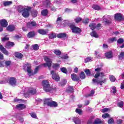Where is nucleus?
Here are the masks:
<instances>
[{
    "label": "nucleus",
    "mask_w": 124,
    "mask_h": 124,
    "mask_svg": "<svg viewBox=\"0 0 124 124\" xmlns=\"http://www.w3.org/2000/svg\"><path fill=\"white\" fill-rule=\"evenodd\" d=\"M27 36L28 38H33L35 36V31H31L28 33Z\"/></svg>",
    "instance_id": "obj_17"
},
{
    "label": "nucleus",
    "mask_w": 124,
    "mask_h": 124,
    "mask_svg": "<svg viewBox=\"0 0 124 124\" xmlns=\"http://www.w3.org/2000/svg\"><path fill=\"white\" fill-rule=\"evenodd\" d=\"M106 58L107 59H112L113 58V52L109 51L105 53Z\"/></svg>",
    "instance_id": "obj_20"
},
{
    "label": "nucleus",
    "mask_w": 124,
    "mask_h": 124,
    "mask_svg": "<svg viewBox=\"0 0 124 124\" xmlns=\"http://www.w3.org/2000/svg\"><path fill=\"white\" fill-rule=\"evenodd\" d=\"M67 36V35H66L65 33H60L57 34V37H58V38H65Z\"/></svg>",
    "instance_id": "obj_23"
},
{
    "label": "nucleus",
    "mask_w": 124,
    "mask_h": 124,
    "mask_svg": "<svg viewBox=\"0 0 124 124\" xmlns=\"http://www.w3.org/2000/svg\"><path fill=\"white\" fill-rule=\"evenodd\" d=\"M30 115L32 118H33L34 119H36L37 116L36 114H35V113L32 112L30 113Z\"/></svg>",
    "instance_id": "obj_56"
},
{
    "label": "nucleus",
    "mask_w": 124,
    "mask_h": 124,
    "mask_svg": "<svg viewBox=\"0 0 124 124\" xmlns=\"http://www.w3.org/2000/svg\"><path fill=\"white\" fill-rule=\"evenodd\" d=\"M16 27L14 25H10L6 28V30L10 32H12V31H14L16 29Z\"/></svg>",
    "instance_id": "obj_16"
},
{
    "label": "nucleus",
    "mask_w": 124,
    "mask_h": 124,
    "mask_svg": "<svg viewBox=\"0 0 124 124\" xmlns=\"http://www.w3.org/2000/svg\"><path fill=\"white\" fill-rule=\"evenodd\" d=\"M89 27H90V29L92 30V31H93V30L96 28V24L91 23L89 25Z\"/></svg>",
    "instance_id": "obj_31"
},
{
    "label": "nucleus",
    "mask_w": 124,
    "mask_h": 124,
    "mask_svg": "<svg viewBox=\"0 0 124 124\" xmlns=\"http://www.w3.org/2000/svg\"><path fill=\"white\" fill-rule=\"evenodd\" d=\"M62 21V17H60L57 18L56 22L57 23H61Z\"/></svg>",
    "instance_id": "obj_62"
},
{
    "label": "nucleus",
    "mask_w": 124,
    "mask_h": 124,
    "mask_svg": "<svg viewBox=\"0 0 124 124\" xmlns=\"http://www.w3.org/2000/svg\"><path fill=\"white\" fill-rule=\"evenodd\" d=\"M50 74L52 75V79H53V80H55L56 82H59V81H60V76L56 73V71L54 70L51 71Z\"/></svg>",
    "instance_id": "obj_6"
},
{
    "label": "nucleus",
    "mask_w": 124,
    "mask_h": 124,
    "mask_svg": "<svg viewBox=\"0 0 124 124\" xmlns=\"http://www.w3.org/2000/svg\"><path fill=\"white\" fill-rule=\"evenodd\" d=\"M90 35L93 37H95V38H98V34L96 33V31H93L90 33Z\"/></svg>",
    "instance_id": "obj_26"
},
{
    "label": "nucleus",
    "mask_w": 124,
    "mask_h": 124,
    "mask_svg": "<svg viewBox=\"0 0 124 124\" xmlns=\"http://www.w3.org/2000/svg\"><path fill=\"white\" fill-rule=\"evenodd\" d=\"M123 42H124V40L123 38H119L117 40V43H118L119 44H122Z\"/></svg>",
    "instance_id": "obj_57"
},
{
    "label": "nucleus",
    "mask_w": 124,
    "mask_h": 124,
    "mask_svg": "<svg viewBox=\"0 0 124 124\" xmlns=\"http://www.w3.org/2000/svg\"><path fill=\"white\" fill-rule=\"evenodd\" d=\"M61 71H62V72L64 73L65 74H66V73H67V69H66L65 67L61 68Z\"/></svg>",
    "instance_id": "obj_49"
},
{
    "label": "nucleus",
    "mask_w": 124,
    "mask_h": 124,
    "mask_svg": "<svg viewBox=\"0 0 124 124\" xmlns=\"http://www.w3.org/2000/svg\"><path fill=\"white\" fill-rule=\"evenodd\" d=\"M109 78L110 81H111L112 82H115V81H116V78L113 75L110 76Z\"/></svg>",
    "instance_id": "obj_44"
},
{
    "label": "nucleus",
    "mask_w": 124,
    "mask_h": 124,
    "mask_svg": "<svg viewBox=\"0 0 124 124\" xmlns=\"http://www.w3.org/2000/svg\"><path fill=\"white\" fill-rule=\"evenodd\" d=\"M51 101H52V98H46L44 100V105H47V106H49L50 104L51 103Z\"/></svg>",
    "instance_id": "obj_18"
},
{
    "label": "nucleus",
    "mask_w": 124,
    "mask_h": 124,
    "mask_svg": "<svg viewBox=\"0 0 124 124\" xmlns=\"http://www.w3.org/2000/svg\"><path fill=\"white\" fill-rule=\"evenodd\" d=\"M84 72L86 74L87 76H91L92 75V72L89 69H86L84 70Z\"/></svg>",
    "instance_id": "obj_37"
},
{
    "label": "nucleus",
    "mask_w": 124,
    "mask_h": 124,
    "mask_svg": "<svg viewBox=\"0 0 124 124\" xmlns=\"http://www.w3.org/2000/svg\"><path fill=\"white\" fill-rule=\"evenodd\" d=\"M118 59L120 61H122L124 59V52L122 51L118 56Z\"/></svg>",
    "instance_id": "obj_33"
},
{
    "label": "nucleus",
    "mask_w": 124,
    "mask_h": 124,
    "mask_svg": "<svg viewBox=\"0 0 124 124\" xmlns=\"http://www.w3.org/2000/svg\"><path fill=\"white\" fill-rule=\"evenodd\" d=\"M70 29L72 30V31L74 33H80V32H82V30L80 28L77 27L73 24L70 25Z\"/></svg>",
    "instance_id": "obj_4"
},
{
    "label": "nucleus",
    "mask_w": 124,
    "mask_h": 124,
    "mask_svg": "<svg viewBox=\"0 0 124 124\" xmlns=\"http://www.w3.org/2000/svg\"><path fill=\"white\" fill-rule=\"evenodd\" d=\"M0 67H4V61H0Z\"/></svg>",
    "instance_id": "obj_61"
},
{
    "label": "nucleus",
    "mask_w": 124,
    "mask_h": 124,
    "mask_svg": "<svg viewBox=\"0 0 124 124\" xmlns=\"http://www.w3.org/2000/svg\"><path fill=\"white\" fill-rule=\"evenodd\" d=\"M45 3L46 7L47 8H50V7H52V4H51V1H50V0H46Z\"/></svg>",
    "instance_id": "obj_27"
},
{
    "label": "nucleus",
    "mask_w": 124,
    "mask_h": 124,
    "mask_svg": "<svg viewBox=\"0 0 124 124\" xmlns=\"http://www.w3.org/2000/svg\"><path fill=\"white\" fill-rule=\"evenodd\" d=\"M17 10L19 13H22V15L24 18H29L31 11V7L27 6L25 8L23 6H19L17 7Z\"/></svg>",
    "instance_id": "obj_2"
},
{
    "label": "nucleus",
    "mask_w": 124,
    "mask_h": 124,
    "mask_svg": "<svg viewBox=\"0 0 124 124\" xmlns=\"http://www.w3.org/2000/svg\"><path fill=\"white\" fill-rule=\"evenodd\" d=\"M37 26V23L35 21H32L29 22L27 23L26 27L28 29H32V28H35Z\"/></svg>",
    "instance_id": "obj_9"
},
{
    "label": "nucleus",
    "mask_w": 124,
    "mask_h": 124,
    "mask_svg": "<svg viewBox=\"0 0 124 124\" xmlns=\"http://www.w3.org/2000/svg\"><path fill=\"white\" fill-rule=\"evenodd\" d=\"M12 1H4L3 2V4L4 6H8L9 5H11L12 4Z\"/></svg>",
    "instance_id": "obj_30"
},
{
    "label": "nucleus",
    "mask_w": 124,
    "mask_h": 124,
    "mask_svg": "<svg viewBox=\"0 0 124 124\" xmlns=\"http://www.w3.org/2000/svg\"><path fill=\"white\" fill-rule=\"evenodd\" d=\"M8 40H9V37H4L1 39V41L2 42H4L5 41H8Z\"/></svg>",
    "instance_id": "obj_60"
},
{
    "label": "nucleus",
    "mask_w": 124,
    "mask_h": 124,
    "mask_svg": "<svg viewBox=\"0 0 124 124\" xmlns=\"http://www.w3.org/2000/svg\"><path fill=\"white\" fill-rule=\"evenodd\" d=\"M74 21L75 23H77V24H78V23H80L81 21H82V18L81 17H77L74 19Z\"/></svg>",
    "instance_id": "obj_45"
},
{
    "label": "nucleus",
    "mask_w": 124,
    "mask_h": 124,
    "mask_svg": "<svg viewBox=\"0 0 124 124\" xmlns=\"http://www.w3.org/2000/svg\"><path fill=\"white\" fill-rule=\"evenodd\" d=\"M82 23H84V25H88V24L90 23V19L86 18L85 19H82Z\"/></svg>",
    "instance_id": "obj_41"
},
{
    "label": "nucleus",
    "mask_w": 124,
    "mask_h": 124,
    "mask_svg": "<svg viewBox=\"0 0 124 124\" xmlns=\"http://www.w3.org/2000/svg\"><path fill=\"white\" fill-rule=\"evenodd\" d=\"M117 106L120 108H123L124 107V102L121 101L119 102L117 104Z\"/></svg>",
    "instance_id": "obj_52"
},
{
    "label": "nucleus",
    "mask_w": 124,
    "mask_h": 124,
    "mask_svg": "<svg viewBox=\"0 0 124 124\" xmlns=\"http://www.w3.org/2000/svg\"><path fill=\"white\" fill-rule=\"evenodd\" d=\"M16 108H19L20 110H23L24 109H26L27 108V107L26 105L23 104H19L16 106Z\"/></svg>",
    "instance_id": "obj_21"
},
{
    "label": "nucleus",
    "mask_w": 124,
    "mask_h": 124,
    "mask_svg": "<svg viewBox=\"0 0 124 124\" xmlns=\"http://www.w3.org/2000/svg\"><path fill=\"white\" fill-rule=\"evenodd\" d=\"M102 124V121H101V120L98 118L96 119L93 123V124Z\"/></svg>",
    "instance_id": "obj_38"
},
{
    "label": "nucleus",
    "mask_w": 124,
    "mask_h": 124,
    "mask_svg": "<svg viewBox=\"0 0 124 124\" xmlns=\"http://www.w3.org/2000/svg\"><path fill=\"white\" fill-rule=\"evenodd\" d=\"M48 37L50 39H54V38H56L57 36L56 35V33H51L48 34Z\"/></svg>",
    "instance_id": "obj_32"
},
{
    "label": "nucleus",
    "mask_w": 124,
    "mask_h": 124,
    "mask_svg": "<svg viewBox=\"0 0 124 124\" xmlns=\"http://www.w3.org/2000/svg\"><path fill=\"white\" fill-rule=\"evenodd\" d=\"M66 92L68 93H74V88L73 86H69L68 88L66 90Z\"/></svg>",
    "instance_id": "obj_19"
},
{
    "label": "nucleus",
    "mask_w": 124,
    "mask_h": 124,
    "mask_svg": "<svg viewBox=\"0 0 124 124\" xmlns=\"http://www.w3.org/2000/svg\"><path fill=\"white\" fill-rule=\"evenodd\" d=\"M15 45V44H14V42L8 41L6 43L5 47L6 48V49H10L12 47H14Z\"/></svg>",
    "instance_id": "obj_13"
},
{
    "label": "nucleus",
    "mask_w": 124,
    "mask_h": 124,
    "mask_svg": "<svg viewBox=\"0 0 124 124\" xmlns=\"http://www.w3.org/2000/svg\"><path fill=\"white\" fill-rule=\"evenodd\" d=\"M32 47L33 48V49L35 51H37V50H39V46H38V45L35 44L32 46Z\"/></svg>",
    "instance_id": "obj_43"
},
{
    "label": "nucleus",
    "mask_w": 124,
    "mask_h": 124,
    "mask_svg": "<svg viewBox=\"0 0 124 124\" xmlns=\"http://www.w3.org/2000/svg\"><path fill=\"white\" fill-rule=\"evenodd\" d=\"M4 64L6 66H10L11 64V61H6L4 62Z\"/></svg>",
    "instance_id": "obj_53"
},
{
    "label": "nucleus",
    "mask_w": 124,
    "mask_h": 124,
    "mask_svg": "<svg viewBox=\"0 0 124 124\" xmlns=\"http://www.w3.org/2000/svg\"><path fill=\"white\" fill-rule=\"evenodd\" d=\"M114 19L116 21H124V16L121 13H117L115 14Z\"/></svg>",
    "instance_id": "obj_8"
},
{
    "label": "nucleus",
    "mask_w": 124,
    "mask_h": 124,
    "mask_svg": "<svg viewBox=\"0 0 124 124\" xmlns=\"http://www.w3.org/2000/svg\"><path fill=\"white\" fill-rule=\"evenodd\" d=\"M67 82V81L66 80L64 79L59 83V85L61 87H63V86H65V85H66Z\"/></svg>",
    "instance_id": "obj_40"
},
{
    "label": "nucleus",
    "mask_w": 124,
    "mask_h": 124,
    "mask_svg": "<svg viewBox=\"0 0 124 124\" xmlns=\"http://www.w3.org/2000/svg\"><path fill=\"white\" fill-rule=\"evenodd\" d=\"M48 13H49V11H48V9L42 10L41 12V15L44 16H47Z\"/></svg>",
    "instance_id": "obj_22"
},
{
    "label": "nucleus",
    "mask_w": 124,
    "mask_h": 124,
    "mask_svg": "<svg viewBox=\"0 0 124 124\" xmlns=\"http://www.w3.org/2000/svg\"><path fill=\"white\" fill-rule=\"evenodd\" d=\"M44 61L46 62V63H44L43 65L44 67H46V66H48L49 69H50V67L52 66V60L47 56H44Z\"/></svg>",
    "instance_id": "obj_5"
},
{
    "label": "nucleus",
    "mask_w": 124,
    "mask_h": 124,
    "mask_svg": "<svg viewBox=\"0 0 124 124\" xmlns=\"http://www.w3.org/2000/svg\"><path fill=\"white\" fill-rule=\"evenodd\" d=\"M0 24L3 28H6L8 26V22L5 19H2L0 21Z\"/></svg>",
    "instance_id": "obj_15"
},
{
    "label": "nucleus",
    "mask_w": 124,
    "mask_h": 124,
    "mask_svg": "<svg viewBox=\"0 0 124 124\" xmlns=\"http://www.w3.org/2000/svg\"><path fill=\"white\" fill-rule=\"evenodd\" d=\"M79 78L83 80L86 78V75H85V73L84 72H81L79 74Z\"/></svg>",
    "instance_id": "obj_39"
},
{
    "label": "nucleus",
    "mask_w": 124,
    "mask_h": 124,
    "mask_svg": "<svg viewBox=\"0 0 124 124\" xmlns=\"http://www.w3.org/2000/svg\"><path fill=\"white\" fill-rule=\"evenodd\" d=\"M74 123L76 124H81V120L79 118H77L74 121Z\"/></svg>",
    "instance_id": "obj_54"
},
{
    "label": "nucleus",
    "mask_w": 124,
    "mask_h": 124,
    "mask_svg": "<svg viewBox=\"0 0 124 124\" xmlns=\"http://www.w3.org/2000/svg\"><path fill=\"white\" fill-rule=\"evenodd\" d=\"M108 110L109 109H108V108H105L102 109V112L105 113V112H108Z\"/></svg>",
    "instance_id": "obj_63"
},
{
    "label": "nucleus",
    "mask_w": 124,
    "mask_h": 124,
    "mask_svg": "<svg viewBox=\"0 0 124 124\" xmlns=\"http://www.w3.org/2000/svg\"><path fill=\"white\" fill-rule=\"evenodd\" d=\"M49 106V107H58V103L54 101H51Z\"/></svg>",
    "instance_id": "obj_28"
},
{
    "label": "nucleus",
    "mask_w": 124,
    "mask_h": 124,
    "mask_svg": "<svg viewBox=\"0 0 124 124\" xmlns=\"http://www.w3.org/2000/svg\"><path fill=\"white\" fill-rule=\"evenodd\" d=\"M52 67L53 68H58V67H60V64L59 63H54L52 65Z\"/></svg>",
    "instance_id": "obj_59"
},
{
    "label": "nucleus",
    "mask_w": 124,
    "mask_h": 124,
    "mask_svg": "<svg viewBox=\"0 0 124 124\" xmlns=\"http://www.w3.org/2000/svg\"><path fill=\"white\" fill-rule=\"evenodd\" d=\"M121 89L122 90H124V81L123 82V83L121 84Z\"/></svg>",
    "instance_id": "obj_64"
},
{
    "label": "nucleus",
    "mask_w": 124,
    "mask_h": 124,
    "mask_svg": "<svg viewBox=\"0 0 124 124\" xmlns=\"http://www.w3.org/2000/svg\"><path fill=\"white\" fill-rule=\"evenodd\" d=\"M32 17H36L38 14V12L36 10H33L31 12Z\"/></svg>",
    "instance_id": "obj_34"
},
{
    "label": "nucleus",
    "mask_w": 124,
    "mask_h": 124,
    "mask_svg": "<svg viewBox=\"0 0 124 124\" xmlns=\"http://www.w3.org/2000/svg\"><path fill=\"white\" fill-rule=\"evenodd\" d=\"M0 51L2 52L4 55H5L6 56H9V52L7 51L6 48H4L2 45H0Z\"/></svg>",
    "instance_id": "obj_11"
},
{
    "label": "nucleus",
    "mask_w": 124,
    "mask_h": 124,
    "mask_svg": "<svg viewBox=\"0 0 124 124\" xmlns=\"http://www.w3.org/2000/svg\"><path fill=\"white\" fill-rule=\"evenodd\" d=\"M9 84L11 85V86H16L17 84V80H16V78L14 77H11L9 80Z\"/></svg>",
    "instance_id": "obj_10"
},
{
    "label": "nucleus",
    "mask_w": 124,
    "mask_h": 124,
    "mask_svg": "<svg viewBox=\"0 0 124 124\" xmlns=\"http://www.w3.org/2000/svg\"><path fill=\"white\" fill-rule=\"evenodd\" d=\"M103 21L105 25H110V24H112V19H108L107 18H105L103 19Z\"/></svg>",
    "instance_id": "obj_25"
},
{
    "label": "nucleus",
    "mask_w": 124,
    "mask_h": 124,
    "mask_svg": "<svg viewBox=\"0 0 124 124\" xmlns=\"http://www.w3.org/2000/svg\"><path fill=\"white\" fill-rule=\"evenodd\" d=\"M92 61V57H87L86 59H85V62L87 63V62H91Z\"/></svg>",
    "instance_id": "obj_58"
},
{
    "label": "nucleus",
    "mask_w": 124,
    "mask_h": 124,
    "mask_svg": "<svg viewBox=\"0 0 124 124\" xmlns=\"http://www.w3.org/2000/svg\"><path fill=\"white\" fill-rule=\"evenodd\" d=\"M111 89V92L113 93H117V88L116 87L113 86Z\"/></svg>",
    "instance_id": "obj_55"
},
{
    "label": "nucleus",
    "mask_w": 124,
    "mask_h": 124,
    "mask_svg": "<svg viewBox=\"0 0 124 124\" xmlns=\"http://www.w3.org/2000/svg\"><path fill=\"white\" fill-rule=\"evenodd\" d=\"M53 53L57 56H61L62 55V51L59 49H55Z\"/></svg>",
    "instance_id": "obj_35"
},
{
    "label": "nucleus",
    "mask_w": 124,
    "mask_h": 124,
    "mask_svg": "<svg viewBox=\"0 0 124 124\" xmlns=\"http://www.w3.org/2000/svg\"><path fill=\"white\" fill-rule=\"evenodd\" d=\"M95 71L98 72L96 73L94 76L95 78L92 79V82L94 84H97V85H100L102 86V84H105L107 81V78H105L102 79L103 77H105V75L103 72H100L101 71V68H97L95 69Z\"/></svg>",
    "instance_id": "obj_1"
},
{
    "label": "nucleus",
    "mask_w": 124,
    "mask_h": 124,
    "mask_svg": "<svg viewBox=\"0 0 124 124\" xmlns=\"http://www.w3.org/2000/svg\"><path fill=\"white\" fill-rule=\"evenodd\" d=\"M48 31H49L48 29H39L37 31V32H38L39 34H41V35H46V34L48 33Z\"/></svg>",
    "instance_id": "obj_12"
},
{
    "label": "nucleus",
    "mask_w": 124,
    "mask_h": 124,
    "mask_svg": "<svg viewBox=\"0 0 124 124\" xmlns=\"http://www.w3.org/2000/svg\"><path fill=\"white\" fill-rule=\"evenodd\" d=\"M42 84L43 86V89L46 93H55L57 91V88L56 87L53 88L50 86V82L47 80H43L42 81Z\"/></svg>",
    "instance_id": "obj_3"
},
{
    "label": "nucleus",
    "mask_w": 124,
    "mask_h": 124,
    "mask_svg": "<svg viewBox=\"0 0 124 124\" xmlns=\"http://www.w3.org/2000/svg\"><path fill=\"white\" fill-rule=\"evenodd\" d=\"M15 56L16 58L18 59H22L24 57V55L21 53L19 52H15Z\"/></svg>",
    "instance_id": "obj_24"
},
{
    "label": "nucleus",
    "mask_w": 124,
    "mask_h": 124,
    "mask_svg": "<svg viewBox=\"0 0 124 124\" xmlns=\"http://www.w3.org/2000/svg\"><path fill=\"white\" fill-rule=\"evenodd\" d=\"M92 8H93V9H94L95 10H100V7H99V6H98V5L93 4L92 6Z\"/></svg>",
    "instance_id": "obj_42"
},
{
    "label": "nucleus",
    "mask_w": 124,
    "mask_h": 124,
    "mask_svg": "<svg viewBox=\"0 0 124 124\" xmlns=\"http://www.w3.org/2000/svg\"><path fill=\"white\" fill-rule=\"evenodd\" d=\"M38 69H39V66L36 67L34 69L33 73L32 72L31 74H28L29 77H31V76H33V75H35V74H36V73L38 72Z\"/></svg>",
    "instance_id": "obj_29"
},
{
    "label": "nucleus",
    "mask_w": 124,
    "mask_h": 124,
    "mask_svg": "<svg viewBox=\"0 0 124 124\" xmlns=\"http://www.w3.org/2000/svg\"><path fill=\"white\" fill-rule=\"evenodd\" d=\"M27 70L29 74H31V73H32V72L31 71V67L28 66L27 67Z\"/></svg>",
    "instance_id": "obj_47"
},
{
    "label": "nucleus",
    "mask_w": 124,
    "mask_h": 124,
    "mask_svg": "<svg viewBox=\"0 0 124 124\" xmlns=\"http://www.w3.org/2000/svg\"><path fill=\"white\" fill-rule=\"evenodd\" d=\"M36 89L33 88H30L29 89L27 93H25V95L28 96V95H34V94H36Z\"/></svg>",
    "instance_id": "obj_7"
},
{
    "label": "nucleus",
    "mask_w": 124,
    "mask_h": 124,
    "mask_svg": "<svg viewBox=\"0 0 124 124\" xmlns=\"http://www.w3.org/2000/svg\"><path fill=\"white\" fill-rule=\"evenodd\" d=\"M108 124H115V121H114V119L111 118L110 119H108Z\"/></svg>",
    "instance_id": "obj_51"
},
{
    "label": "nucleus",
    "mask_w": 124,
    "mask_h": 124,
    "mask_svg": "<svg viewBox=\"0 0 124 124\" xmlns=\"http://www.w3.org/2000/svg\"><path fill=\"white\" fill-rule=\"evenodd\" d=\"M103 119H106L107 118H109L110 117V115L109 113H104L102 115Z\"/></svg>",
    "instance_id": "obj_48"
},
{
    "label": "nucleus",
    "mask_w": 124,
    "mask_h": 124,
    "mask_svg": "<svg viewBox=\"0 0 124 124\" xmlns=\"http://www.w3.org/2000/svg\"><path fill=\"white\" fill-rule=\"evenodd\" d=\"M114 41H117V38L116 37L109 38L108 42V43H112V42H114Z\"/></svg>",
    "instance_id": "obj_36"
},
{
    "label": "nucleus",
    "mask_w": 124,
    "mask_h": 124,
    "mask_svg": "<svg viewBox=\"0 0 124 124\" xmlns=\"http://www.w3.org/2000/svg\"><path fill=\"white\" fill-rule=\"evenodd\" d=\"M76 113H78L79 115H82L83 114V111L81 109L76 108Z\"/></svg>",
    "instance_id": "obj_46"
},
{
    "label": "nucleus",
    "mask_w": 124,
    "mask_h": 124,
    "mask_svg": "<svg viewBox=\"0 0 124 124\" xmlns=\"http://www.w3.org/2000/svg\"><path fill=\"white\" fill-rule=\"evenodd\" d=\"M71 79L73 81H75V82H79L80 81V78L75 74H71Z\"/></svg>",
    "instance_id": "obj_14"
},
{
    "label": "nucleus",
    "mask_w": 124,
    "mask_h": 124,
    "mask_svg": "<svg viewBox=\"0 0 124 124\" xmlns=\"http://www.w3.org/2000/svg\"><path fill=\"white\" fill-rule=\"evenodd\" d=\"M94 90H91V93L90 94H88L86 97H89V96H93L94 94Z\"/></svg>",
    "instance_id": "obj_50"
}]
</instances>
